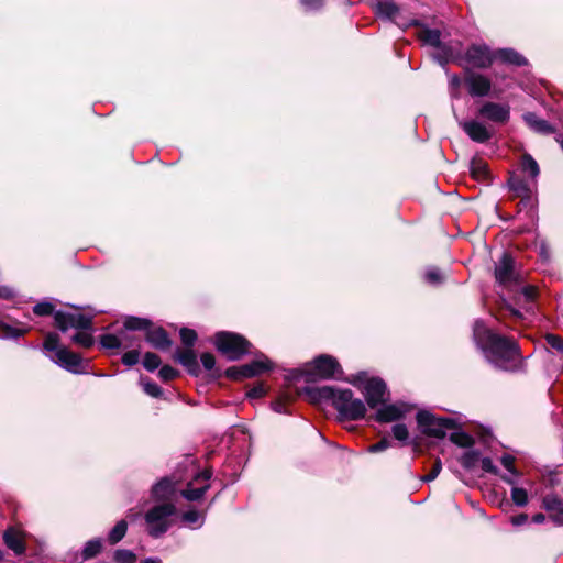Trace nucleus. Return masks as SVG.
<instances>
[{
    "instance_id": "nucleus-8",
    "label": "nucleus",
    "mask_w": 563,
    "mask_h": 563,
    "mask_svg": "<svg viewBox=\"0 0 563 563\" xmlns=\"http://www.w3.org/2000/svg\"><path fill=\"white\" fill-rule=\"evenodd\" d=\"M214 345L228 360L236 361L250 353L251 343L240 334L222 331L216 334Z\"/></svg>"
},
{
    "instance_id": "nucleus-32",
    "label": "nucleus",
    "mask_w": 563,
    "mask_h": 563,
    "mask_svg": "<svg viewBox=\"0 0 563 563\" xmlns=\"http://www.w3.org/2000/svg\"><path fill=\"white\" fill-rule=\"evenodd\" d=\"M128 531V522L122 519L115 523L108 534V541L110 544H117L120 542Z\"/></svg>"
},
{
    "instance_id": "nucleus-41",
    "label": "nucleus",
    "mask_w": 563,
    "mask_h": 563,
    "mask_svg": "<svg viewBox=\"0 0 563 563\" xmlns=\"http://www.w3.org/2000/svg\"><path fill=\"white\" fill-rule=\"evenodd\" d=\"M25 331L15 329L11 325L1 324L0 325V339H18L23 335Z\"/></svg>"
},
{
    "instance_id": "nucleus-55",
    "label": "nucleus",
    "mask_w": 563,
    "mask_h": 563,
    "mask_svg": "<svg viewBox=\"0 0 563 563\" xmlns=\"http://www.w3.org/2000/svg\"><path fill=\"white\" fill-rule=\"evenodd\" d=\"M461 85V79L457 75H452L450 77V93L452 98L459 97V87Z\"/></svg>"
},
{
    "instance_id": "nucleus-52",
    "label": "nucleus",
    "mask_w": 563,
    "mask_h": 563,
    "mask_svg": "<svg viewBox=\"0 0 563 563\" xmlns=\"http://www.w3.org/2000/svg\"><path fill=\"white\" fill-rule=\"evenodd\" d=\"M441 470H442V463H441V460L438 459L434 462V464H433L432 468L430 470V472L422 477V481L423 482H431V481L435 479L438 477V475L440 474Z\"/></svg>"
},
{
    "instance_id": "nucleus-24",
    "label": "nucleus",
    "mask_w": 563,
    "mask_h": 563,
    "mask_svg": "<svg viewBox=\"0 0 563 563\" xmlns=\"http://www.w3.org/2000/svg\"><path fill=\"white\" fill-rule=\"evenodd\" d=\"M523 120L527 125L537 133L548 135L555 132V128L552 124H550L547 120L539 118L533 112L525 113Z\"/></svg>"
},
{
    "instance_id": "nucleus-57",
    "label": "nucleus",
    "mask_w": 563,
    "mask_h": 563,
    "mask_svg": "<svg viewBox=\"0 0 563 563\" xmlns=\"http://www.w3.org/2000/svg\"><path fill=\"white\" fill-rule=\"evenodd\" d=\"M265 394V390H264V387L262 384H258L254 387H252L247 393H246V396L247 398L250 399H257V398H261L263 397Z\"/></svg>"
},
{
    "instance_id": "nucleus-13",
    "label": "nucleus",
    "mask_w": 563,
    "mask_h": 563,
    "mask_svg": "<svg viewBox=\"0 0 563 563\" xmlns=\"http://www.w3.org/2000/svg\"><path fill=\"white\" fill-rule=\"evenodd\" d=\"M363 393L366 404L373 409L377 408L388 399L387 385L378 377L367 379L363 386Z\"/></svg>"
},
{
    "instance_id": "nucleus-5",
    "label": "nucleus",
    "mask_w": 563,
    "mask_h": 563,
    "mask_svg": "<svg viewBox=\"0 0 563 563\" xmlns=\"http://www.w3.org/2000/svg\"><path fill=\"white\" fill-rule=\"evenodd\" d=\"M43 349L54 353L51 360L59 367L73 374H82L86 372L82 358L78 354L59 345V335L57 333L49 332L46 334Z\"/></svg>"
},
{
    "instance_id": "nucleus-9",
    "label": "nucleus",
    "mask_w": 563,
    "mask_h": 563,
    "mask_svg": "<svg viewBox=\"0 0 563 563\" xmlns=\"http://www.w3.org/2000/svg\"><path fill=\"white\" fill-rule=\"evenodd\" d=\"M372 8L377 16L393 21L402 29L420 25L416 19H405L400 14V8L391 0H377Z\"/></svg>"
},
{
    "instance_id": "nucleus-19",
    "label": "nucleus",
    "mask_w": 563,
    "mask_h": 563,
    "mask_svg": "<svg viewBox=\"0 0 563 563\" xmlns=\"http://www.w3.org/2000/svg\"><path fill=\"white\" fill-rule=\"evenodd\" d=\"M459 125L473 142L486 143L493 137V132L479 121L463 120L459 121Z\"/></svg>"
},
{
    "instance_id": "nucleus-56",
    "label": "nucleus",
    "mask_w": 563,
    "mask_h": 563,
    "mask_svg": "<svg viewBox=\"0 0 563 563\" xmlns=\"http://www.w3.org/2000/svg\"><path fill=\"white\" fill-rule=\"evenodd\" d=\"M200 361L202 366L207 371H211L216 365L214 356L211 353H202L200 356Z\"/></svg>"
},
{
    "instance_id": "nucleus-58",
    "label": "nucleus",
    "mask_w": 563,
    "mask_h": 563,
    "mask_svg": "<svg viewBox=\"0 0 563 563\" xmlns=\"http://www.w3.org/2000/svg\"><path fill=\"white\" fill-rule=\"evenodd\" d=\"M510 521L514 526L519 527L528 521V516L526 514H520L511 517Z\"/></svg>"
},
{
    "instance_id": "nucleus-43",
    "label": "nucleus",
    "mask_w": 563,
    "mask_h": 563,
    "mask_svg": "<svg viewBox=\"0 0 563 563\" xmlns=\"http://www.w3.org/2000/svg\"><path fill=\"white\" fill-rule=\"evenodd\" d=\"M113 559L117 563H134L136 556L130 550L120 549L114 552Z\"/></svg>"
},
{
    "instance_id": "nucleus-14",
    "label": "nucleus",
    "mask_w": 563,
    "mask_h": 563,
    "mask_svg": "<svg viewBox=\"0 0 563 563\" xmlns=\"http://www.w3.org/2000/svg\"><path fill=\"white\" fill-rule=\"evenodd\" d=\"M375 413V420L378 422H393L398 421L406 417L409 412L415 408L413 405L397 401L394 404H385L379 405Z\"/></svg>"
},
{
    "instance_id": "nucleus-47",
    "label": "nucleus",
    "mask_w": 563,
    "mask_h": 563,
    "mask_svg": "<svg viewBox=\"0 0 563 563\" xmlns=\"http://www.w3.org/2000/svg\"><path fill=\"white\" fill-rule=\"evenodd\" d=\"M325 0H300L306 12H318L324 7Z\"/></svg>"
},
{
    "instance_id": "nucleus-35",
    "label": "nucleus",
    "mask_w": 563,
    "mask_h": 563,
    "mask_svg": "<svg viewBox=\"0 0 563 563\" xmlns=\"http://www.w3.org/2000/svg\"><path fill=\"white\" fill-rule=\"evenodd\" d=\"M119 336H120V341H121V346L123 349H130V347H135V346H136V349L141 347L140 340L134 334L129 332L128 330H125L123 328L121 330H119Z\"/></svg>"
},
{
    "instance_id": "nucleus-53",
    "label": "nucleus",
    "mask_w": 563,
    "mask_h": 563,
    "mask_svg": "<svg viewBox=\"0 0 563 563\" xmlns=\"http://www.w3.org/2000/svg\"><path fill=\"white\" fill-rule=\"evenodd\" d=\"M483 471L486 473H490L493 475H498L499 470L498 467L493 463L490 457H483L479 460Z\"/></svg>"
},
{
    "instance_id": "nucleus-36",
    "label": "nucleus",
    "mask_w": 563,
    "mask_h": 563,
    "mask_svg": "<svg viewBox=\"0 0 563 563\" xmlns=\"http://www.w3.org/2000/svg\"><path fill=\"white\" fill-rule=\"evenodd\" d=\"M424 280L430 285L438 286L444 282V276L438 267L430 266L424 272Z\"/></svg>"
},
{
    "instance_id": "nucleus-61",
    "label": "nucleus",
    "mask_w": 563,
    "mask_h": 563,
    "mask_svg": "<svg viewBox=\"0 0 563 563\" xmlns=\"http://www.w3.org/2000/svg\"><path fill=\"white\" fill-rule=\"evenodd\" d=\"M545 521V516L543 514H536L532 516V522L534 523H543Z\"/></svg>"
},
{
    "instance_id": "nucleus-17",
    "label": "nucleus",
    "mask_w": 563,
    "mask_h": 563,
    "mask_svg": "<svg viewBox=\"0 0 563 563\" xmlns=\"http://www.w3.org/2000/svg\"><path fill=\"white\" fill-rule=\"evenodd\" d=\"M478 113L482 118L490 122L506 124L510 119V107L508 104L487 101L479 108Z\"/></svg>"
},
{
    "instance_id": "nucleus-46",
    "label": "nucleus",
    "mask_w": 563,
    "mask_h": 563,
    "mask_svg": "<svg viewBox=\"0 0 563 563\" xmlns=\"http://www.w3.org/2000/svg\"><path fill=\"white\" fill-rule=\"evenodd\" d=\"M545 342L551 349L556 350L563 355V339L560 335L549 333L545 335Z\"/></svg>"
},
{
    "instance_id": "nucleus-11",
    "label": "nucleus",
    "mask_w": 563,
    "mask_h": 563,
    "mask_svg": "<svg viewBox=\"0 0 563 563\" xmlns=\"http://www.w3.org/2000/svg\"><path fill=\"white\" fill-rule=\"evenodd\" d=\"M495 278L506 289L517 286L520 282V276L515 269V261L509 253H503L496 263Z\"/></svg>"
},
{
    "instance_id": "nucleus-22",
    "label": "nucleus",
    "mask_w": 563,
    "mask_h": 563,
    "mask_svg": "<svg viewBox=\"0 0 563 563\" xmlns=\"http://www.w3.org/2000/svg\"><path fill=\"white\" fill-rule=\"evenodd\" d=\"M146 342L156 350L167 351L173 342L168 336V333L162 327L150 329L145 334Z\"/></svg>"
},
{
    "instance_id": "nucleus-3",
    "label": "nucleus",
    "mask_w": 563,
    "mask_h": 563,
    "mask_svg": "<svg viewBox=\"0 0 563 563\" xmlns=\"http://www.w3.org/2000/svg\"><path fill=\"white\" fill-rule=\"evenodd\" d=\"M416 419L420 431L428 437L444 439L448 431H451L450 441L457 446L471 448L474 444L473 437L456 427L451 418H441L428 410H419Z\"/></svg>"
},
{
    "instance_id": "nucleus-18",
    "label": "nucleus",
    "mask_w": 563,
    "mask_h": 563,
    "mask_svg": "<svg viewBox=\"0 0 563 563\" xmlns=\"http://www.w3.org/2000/svg\"><path fill=\"white\" fill-rule=\"evenodd\" d=\"M25 537L26 533L22 528L10 526L3 531L2 539L4 545L15 555H22L26 551Z\"/></svg>"
},
{
    "instance_id": "nucleus-29",
    "label": "nucleus",
    "mask_w": 563,
    "mask_h": 563,
    "mask_svg": "<svg viewBox=\"0 0 563 563\" xmlns=\"http://www.w3.org/2000/svg\"><path fill=\"white\" fill-rule=\"evenodd\" d=\"M152 322L151 320L146 319V318H139V317H128L125 320H124V323H123V329L128 330L129 332H133V331H140V330H148V328L151 327Z\"/></svg>"
},
{
    "instance_id": "nucleus-44",
    "label": "nucleus",
    "mask_w": 563,
    "mask_h": 563,
    "mask_svg": "<svg viewBox=\"0 0 563 563\" xmlns=\"http://www.w3.org/2000/svg\"><path fill=\"white\" fill-rule=\"evenodd\" d=\"M179 335L184 345L188 347L194 346L195 342L197 341V333L188 328H183L179 332Z\"/></svg>"
},
{
    "instance_id": "nucleus-30",
    "label": "nucleus",
    "mask_w": 563,
    "mask_h": 563,
    "mask_svg": "<svg viewBox=\"0 0 563 563\" xmlns=\"http://www.w3.org/2000/svg\"><path fill=\"white\" fill-rule=\"evenodd\" d=\"M420 40L432 47L441 46V32L435 29L423 27L419 35Z\"/></svg>"
},
{
    "instance_id": "nucleus-6",
    "label": "nucleus",
    "mask_w": 563,
    "mask_h": 563,
    "mask_svg": "<svg viewBox=\"0 0 563 563\" xmlns=\"http://www.w3.org/2000/svg\"><path fill=\"white\" fill-rule=\"evenodd\" d=\"M176 507L172 503H163L150 508L144 516L146 532L150 537L158 539L173 526Z\"/></svg>"
},
{
    "instance_id": "nucleus-16",
    "label": "nucleus",
    "mask_w": 563,
    "mask_h": 563,
    "mask_svg": "<svg viewBox=\"0 0 563 563\" xmlns=\"http://www.w3.org/2000/svg\"><path fill=\"white\" fill-rule=\"evenodd\" d=\"M211 476L212 472L210 470H205L201 473L197 474L188 483L187 487L181 492V496L190 501L199 500L209 489V481Z\"/></svg>"
},
{
    "instance_id": "nucleus-51",
    "label": "nucleus",
    "mask_w": 563,
    "mask_h": 563,
    "mask_svg": "<svg viewBox=\"0 0 563 563\" xmlns=\"http://www.w3.org/2000/svg\"><path fill=\"white\" fill-rule=\"evenodd\" d=\"M471 168H472L473 175L477 178L486 177V175H487L486 164H484L481 161H473Z\"/></svg>"
},
{
    "instance_id": "nucleus-4",
    "label": "nucleus",
    "mask_w": 563,
    "mask_h": 563,
    "mask_svg": "<svg viewBox=\"0 0 563 563\" xmlns=\"http://www.w3.org/2000/svg\"><path fill=\"white\" fill-rule=\"evenodd\" d=\"M55 327L63 333L74 329L77 332L71 335V341L82 347H90L93 345L95 340L90 333L92 320L90 317L82 313H73L58 310L54 316Z\"/></svg>"
},
{
    "instance_id": "nucleus-62",
    "label": "nucleus",
    "mask_w": 563,
    "mask_h": 563,
    "mask_svg": "<svg viewBox=\"0 0 563 563\" xmlns=\"http://www.w3.org/2000/svg\"><path fill=\"white\" fill-rule=\"evenodd\" d=\"M540 255L543 257L544 261L549 260V250L545 244H541L540 246Z\"/></svg>"
},
{
    "instance_id": "nucleus-48",
    "label": "nucleus",
    "mask_w": 563,
    "mask_h": 563,
    "mask_svg": "<svg viewBox=\"0 0 563 563\" xmlns=\"http://www.w3.org/2000/svg\"><path fill=\"white\" fill-rule=\"evenodd\" d=\"M140 361V349L128 351L122 356V363L126 366L136 365Z\"/></svg>"
},
{
    "instance_id": "nucleus-2",
    "label": "nucleus",
    "mask_w": 563,
    "mask_h": 563,
    "mask_svg": "<svg viewBox=\"0 0 563 563\" xmlns=\"http://www.w3.org/2000/svg\"><path fill=\"white\" fill-rule=\"evenodd\" d=\"M306 394L312 401H331L340 420L356 421L365 417V402L354 397L351 389H340L331 386L307 387Z\"/></svg>"
},
{
    "instance_id": "nucleus-39",
    "label": "nucleus",
    "mask_w": 563,
    "mask_h": 563,
    "mask_svg": "<svg viewBox=\"0 0 563 563\" xmlns=\"http://www.w3.org/2000/svg\"><path fill=\"white\" fill-rule=\"evenodd\" d=\"M144 368L148 372H154L161 365V358L157 354L147 352L145 353L142 362Z\"/></svg>"
},
{
    "instance_id": "nucleus-31",
    "label": "nucleus",
    "mask_w": 563,
    "mask_h": 563,
    "mask_svg": "<svg viewBox=\"0 0 563 563\" xmlns=\"http://www.w3.org/2000/svg\"><path fill=\"white\" fill-rule=\"evenodd\" d=\"M102 549V542L100 538L91 539L87 541L82 548L81 551V560L86 561L89 559L95 558L97 554L100 553Z\"/></svg>"
},
{
    "instance_id": "nucleus-50",
    "label": "nucleus",
    "mask_w": 563,
    "mask_h": 563,
    "mask_svg": "<svg viewBox=\"0 0 563 563\" xmlns=\"http://www.w3.org/2000/svg\"><path fill=\"white\" fill-rule=\"evenodd\" d=\"M515 459L510 454H504L500 457L501 465L512 475L519 476V472L514 467Z\"/></svg>"
},
{
    "instance_id": "nucleus-33",
    "label": "nucleus",
    "mask_w": 563,
    "mask_h": 563,
    "mask_svg": "<svg viewBox=\"0 0 563 563\" xmlns=\"http://www.w3.org/2000/svg\"><path fill=\"white\" fill-rule=\"evenodd\" d=\"M479 460L481 453L476 450H470L462 454L460 463L465 470H473Z\"/></svg>"
},
{
    "instance_id": "nucleus-54",
    "label": "nucleus",
    "mask_w": 563,
    "mask_h": 563,
    "mask_svg": "<svg viewBox=\"0 0 563 563\" xmlns=\"http://www.w3.org/2000/svg\"><path fill=\"white\" fill-rule=\"evenodd\" d=\"M390 444H391V442L387 438H384L380 441H378L377 443L371 445L368 448V452L378 453V452L385 451L386 449H388L390 446Z\"/></svg>"
},
{
    "instance_id": "nucleus-25",
    "label": "nucleus",
    "mask_w": 563,
    "mask_h": 563,
    "mask_svg": "<svg viewBox=\"0 0 563 563\" xmlns=\"http://www.w3.org/2000/svg\"><path fill=\"white\" fill-rule=\"evenodd\" d=\"M175 358L187 368V371L192 375H198L199 365L197 362V357L195 352L191 349H187L185 351H177L175 354Z\"/></svg>"
},
{
    "instance_id": "nucleus-20",
    "label": "nucleus",
    "mask_w": 563,
    "mask_h": 563,
    "mask_svg": "<svg viewBox=\"0 0 563 563\" xmlns=\"http://www.w3.org/2000/svg\"><path fill=\"white\" fill-rule=\"evenodd\" d=\"M465 85L468 93L473 97L487 96L492 88V82L487 77L471 70L466 71Z\"/></svg>"
},
{
    "instance_id": "nucleus-23",
    "label": "nucleus",
    "mask_w": 563,
    "mask_h": 563,
    "mask_svg": "<svg viewBox=\"0 0 563 563\" xmlns=\"http://www.w3.org/2000/svg\"><path fill=\"white\" fill-rule=\"evenodd\" d=\"M507 184L518 196H529L537 185V183H532L530 178H525L520 173H512Z\"/></svg>"
},
{
    "instance_id": "nucleus-45",
    "label": "nucleus",
    "mask_w": 563,
    "mask_h": 563,
    "mask_svg": "<svg viewBox=\"0 0 563 563\" xmlns=\"http://www.w3.org/2000/svg\"><path fill=\"white\" fill-rule=\"evenodd\" d=\"M391 431H393V435L396 440H398L400 442H407V440L409 438V432H408L406 424L396 423L393 426Z\"/></svg>"
},
{
    "instance_id": "nucleus-63",
    "label": "nucleus",
    "mask_w": 563,
    "mask_h": 563,
    "mask_svg": "<svg viewBox=\"0 0 563 563\" xmlns=\"http://www.w3.org/2000/svg\"><path fill=\"white\" fill-rule=\"evenodd\" d=\"M0 296L4 298H10L13 296V291L10 288L3 287L0 289Z\"/></svg>"
},
{
    "instance_id": "nucleus-26",
    "label": "nucleus",
    "mask_w": 563,
    "mask_h": 563,
    "mask_svg": "<svg viewBox=\"0 0 563 563\" xmlns=\"http://www.w3.org/2000/svg\"><path fill=\"white\" fill-rule=\"evenodd\" d=\"M519 173L530 178L532 183H537L540 168L537 161L531 155L525 154L520 161Z\"/></svg>"
},
{
    "instance_id": "nucleus-40",
    "label": "nucleus",
    "mask_w": 563,
    "mask_h": 563,
    "mask_svg": "<svg viewBox=\"0 0 563 563\" xmlns=\"http://www.w3.org/2000/svg\"><path fill=\"white\" fill-rule=\"evenodd\" d=\"M33 312L36 316H55V307L49 301H41L33 307Z\"/></svg>"
},
{
    "instance_id": "nucleus-42",
    "label": "nucleus",
    "mask_w": 563,
    "mask_h": 563,
    "mask_svg": "<svg viewBox=\"0 0 563 563\" xmlns=\"http://www.w3.org/2000/svg\"><path fill=\"white\" fill-rule=\"evenodd\" d=\"M141 384L143 386V390L155 398H158L162 396L163 390L162 388L154 382H151L150 379H141Z\"/></svg>"
},
{
    "instance_id": "nucleus-28",
    "label": "nucleus",
    "mask_w": 563,
    "mask_h": 563,
    "mask_svg": "<svg viewBox=\"0 0 563 563\" xmlns=\"http://www.w3.org/2000/svg\"><path fill=\"white\" fill-rule=\"evenodd\" d=\"M173 493L174 483L167 477L158 481L152 488V495L156 499H167L173 495Z\"/></svg>"
},
{
    "instance_id": "nucleus-27",
    "label": "nucleus",
    "mask_w": 563,
    "mask_h": 563,
    "mask_svg": "<svg viewBox=\"0 0 563 563\" xmlns=\"http://www.w3.org/2000/svg\"><path fill=\"white\" fill-rule=\"evenodd\" d=\"M496 59L515 66H523L528 63L523 55L512 48H501L496 51Z\"/></svg>"
},
{
    "instance_id": "nucleus-15",
    "label": "nucleus",
    "mask_w": 563,
    "mask_h": 563,
    "mask_svg": "<svg viewBox=\"0 0 563 563\" xmlns=\"http://www.w3.org/2000/svg\"><path fill=\"white\" fill-rule=\"evenodd\" d=\"M312 367L322 379H340L343 371L338 360L331 355L322 354L312 361Z\"/></svg>"
},
{
    "instance_id": "nucleus-1",
    "label": "nucleus",
    "mask_w": 563,
    "mask_h": 563,
    "mask_svg": "<svg viewBox=\"0 0 563 563\" xmlns=\"http://www.w3.org/2000/svg\"><path fill=\"white\" fill-rule=\"evenodd\" d=\"M473 338L476 345L484 353L485 358L494 367L506 372H512L517 368L520 349L514 339L492 331L481 320L474 323Z\"/></svg>"
},
{
    "instance_id": "nucleus-12",
    "label": "nucleus",
    "mask_w": 563,
    "mask_h": 563,
    "mask_svg": "<svg viewBox=\"0 0 563 563\" xmlns=\"http://www.w3.org/2000/svg\"><path fill=\"white\" fill-rule=\"evenodd\" d=\"M464 58L473 68H488L496 59V52L485 44H473L466 49Z\"/></svg>"
},
{
    "instance_id": "nucleus-7",
    "label": "nucleus",
    "mask_w": 563,
    "mask_h": 563,
    "mask_svg": "<svg viewBox=\"0 0 563 563\" xmlns=\"http://www.w3.org/2000/svg\"><path fill=\"white\" fill-rule=\"evenodd\" d=\"M508 297L503 300L506 307L516 318H521L522 309L526 312L533 311V303L537 297V288L530 285H521L519 282L517 286L507 289Z\"/></svg>"
},
{
    "instance_id": "nucleus-64",
    "label": "nucleus",
    "mask_w": 563,
    "mask_h": 563,
    "mask_svg": "<svg viewBox=\"0 0 563 563\" xmlns=\"http://www.w3.org/2000/svg\"><path fill=\"white\" fill-rule=\"evenodd\" d=\"M141 563H163L159 558H147L143 560Z\"/></svg>"
},
{
    "instance_id": "nucleus-49",
    "label": "nucleus",
    "mask_w": 563,
    "mask_h": 563,
    "mask_svg": "<svg viewBox=\"0 0 563 563\" xmlns=\"http://www.w3.org/2000/svg\"><path fill=\"white\" fill-rule=\"evenodd\" d=\"M178 375V371L169 365H164L159 368L158 376L162 380L168 382Z\"/></svg>"
},
{
    "instance_id": "nucleus-34",
    "label": "nucleus",
    "mask_w": 563,
    "mask_h": 563,
    "mask_svg": "<svg viewBox=\"0 0 563 563\" xmlns=\"http://www.w3.org/2000/svg\"><path fill=\"white\" fill-rule=\"evenodd\" d=\"M100 344L103 349L107 350H118L121 349V341L119 336V331L117 333H107L100 336Z\"/></svg>"
},
{
    "instance_id": "nucleus-59",
    "label": "nucleus",
    "mask_w": 563,
    "mask_h": 563,
    "mask_svg": "<svg viewBox=\"0 0 563 563\" xmlns=\"http://www.w3.org/2000/svg\"><path fill=\"white\" fill-rule=\"evenodd\" d=\"M272 408L274 411L278 413H288L286 409V405L282 400H276L272 404Z\"/></svg>"
},
{
    "instance_id": "nucleus-37",
    "label": "nucleus",
    "mask_w": 563,
    "mask_h": 563,
    "mask_svg": "<svg viewBox=\"0 0 563 563\" xmlns=\"http://www.w3.org/2000/svg\"><path fill=\"white\" fill-rule=\"evenodd\" d=\"M183 521L194 529L200 528L203 523V517L197 510H188L183 514Z\"/></svg>"
},
{
    "instance_id": "nucleus-60",
    "label": "nucleus",
    "mask_w": 563,
    "mask_h": 563,
    "mask_svg": "<svg viewBox=\"0 0 563 563\" xmlns=\"http://www.w3.org/2000/svg\"><path fill=\"white\" fill-rule=\"evenodd\" d=\"M500 477H501V479L505 483H507V484H509V485H511L514 487L516 485V483H517V477L518 476L512 475L511 473H509V474H504Z\"/></svg>"
},
{
    "instance_id": "nucleus-38",
    "label": "nucleus",
    "mask_w": 563,
    "mask_h": 563,
    "mask_svg": "<svg viewBox=\"0 0 563 563\" xmlns=\"http://www.w3.org/2000/svg\"><path fill=\"white\" fill-rule=\"evenodd\" d=\"M511 499L516 506L525 507L529 501L528 493L525 488L514 486L511 488Z\"/></svg>"
},
{
    "instance_id": "nucleus-10",
    "label": "nucleus",
    "mask_w": 563,
    "mask_h": 563,
    "mask_svg": "<svg viewBox=\"0 0 563 563\" xmlns=\"http://www.w3.org/2000/svg\"><path fill=\"white\" fill-rule=\"evenodd\" d=\"M272 368L271 361L262 355L261 357L241 365V366H231L225 371V375L229 378L232 379H242V378H250L257 375H261L264 372H267Z\"/></svg>"
},
{
    "instance_id": "nucleus-21",
    "label": "nucleus",
    "mask_w": 563,
    "mask_h": 563,
    "mask_svg": "<svg viewBox=\"0 0 563 563\" xmlns=\"http://www.w3.org/2000/svg\"><path fill=\"white\" fill-rule=\"evenodd\" d=\"M542 507L556 526H563V499L555 494H548L542 498Z\"/></svg>"
}]
</instances>
